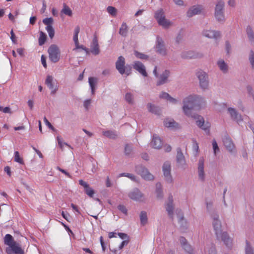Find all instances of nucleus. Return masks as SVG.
<instances>
[{
    "instance_id": "338daca9",
    "label": "nucleus",
    "mask_w": 254,
    "mask_h": 254,
    "mask_svg": "<svg viewBox=\"0 0 254 254\" xmlns=\"http://www.w3.org/2000/svg\"><path fill=\"white\" fill-rule=\"evenodd\" d=\"M128 244V241H126V240H125V241H123L122 243L121 244V245L119 246V248L120 250L122 249L123 248V247L126 246V245H127Z\"/></svg>"
},
{
    "instance_id": "a19ab883",
    "label": "nucleus",
    "mask_w": 254,
    "mask_h": 254,
    "mask_svg": "<svg viewBox=\"0 0 254 254\" xmlns=\"http://www.w3.org/2000/svg\"><path fill=\"white\" fill-rule=\"evenodd\" d=\"M156 192L157 193V196L158 198H161L163 196L162 192L161 191V185L160 183H157L156 185Z\"/></svg>"
},
{
    "instance_id": "e433bc0d",
    "label": "nucleus",
    "mask_w": 254,
    "mask_h": 254,
    "mask_svg": "<svg viewBox=\"0 0 254 254\" xmlns=\"http://www.w3.org/2000/svg\"><path fill=\"white\" fill-rule=\"evenodd\" d=\"M218 65L220 69L223 72H226L228 70V66L223 60H220L218 62Z\"/></svg>"
},
{
    "instance_id": "f257e3e1",
    "label": "nucleus",
    "mask_w": 254,
    "mask_h": 254,
    "mask_svg": "<svg viewBox=\"0 0 254 254\" xmlns=\"http://www.w3.org/2000/svg\"><path fill=\"white\" fill-rule=\"evenodd\" d=\"M184 106L183 107L185 114L188 116H191L196 120L197 125L202 129L206 130L204 126V120L203 118L197 115H191L192 110L196 106H199L203 102V99L196 95H190L184 100Z\"/></svg>"
},
{
    "instance_id": "052dcab7",
    "label": "nucleus",
    "mask_w": 254,
    "mask_h": 254,
    "mask_svg": "<svg viewBox=\"0 0 254 254\" xmlns=\"http://www.w3.org/2000/svg\"><path fill=\"white\" fill-rule=\"evenodd\" d=\"M10 35H11L10 39H11V41H12L13 43H16V37H15V36L13 32V30H11L10 31Z\"/></svg>"
},
{
    "instance_id": "0e129e2a",
    "label": "nucleus",
    "mask_w": 254,
    "mask_h": 254,
    "mask_svg": "<svg viewBox=\"0 0 254 254\" xmlns=\"http://www.w3.org/2000/svg\"><path fill=\"white\" fill-rule=\"evenodd\" d=\"M2 111L4 113H11V109L8 107H6L4 108H2Z\"/></svg>"
},
{
    "instance_id": "49530a36",
    "label": "nucleus",
    "mask_w": 254,
    "mask_h": 254,
    "mask_svg": "<svg viewBox=\"0 0 254 254\" xmlns=\"http://www.w3.org/2000/svg\"><path fill=\"white\" fill-rule=\"evenodd\" d=\"M134 55L137 58L140 59H146L148 58V57L146 55L142 53H140L137 51L134 52Z\"/></svg>"
},
{
    "instance_id": "5701e85b",
    "label": "nucleus",
    "mask_w": 254,
    "mask_h": 254,
    "mask_svg": "<svg viewBox=\"0 0 254 254\" xmlns=\"http://www.w3.org/2000/svg\"><path fill=\"white\" fill-rule=\"evenodd\" d=\"M223 143L226 148L229 151H232L234 145L231 139L228 136H225L223 140Z\"/></svg>"
},
{
    "instance_id": "4be33fe9",
    "label": "nucleus",
    "mask_w": 254,
    "mask_h": 254,
    "mask_svg": "<svg viewBox=\"0 0 254 254\" xmlns=\"http://www.w3.org/2000/svg\"><path fill=\"white\" fill-rule=\"evenodd\" d=\"M151 144L153 148L155 149H159L162 146V142L159 137L156 135H154L153 136Z\"/></svg>"
},
{
    "instance_id": "4c0bfd02",
    "label": "nucleus",
    "mask_w": 254,
    "mask_h": 254,
    "mask_svg": "<svg viewBox=\"0 0 254 254\" xmlns=\"http://www.w3.org/2000/svg\"><path fill=\"white\" fill-rule=\"evenodd\" d=\"M140 220L141 225H144L147 222V217L145 211H141L140 214Z\"/></svg>"
},
{
    "instance_id": "7c9ffc66",
    "label": "nucleus",
    "mask_w": 254,
    "mask_h": 254,
    "mask_svg": "<svg viewBox=\"0 0 254 254\" xmlns=\"http://www.w3.org/2000/svg\"><path fill=\"white\" fill-rule=\"evenodd\" d=\"M13 240L12 236L10 234H6L4 238V243L6 245L8 246L9 247L10 245L13 244V243H15Z\"/></svg>"
},
{
    "instance_id": "8fccbe9b",
    "label": "nucleus",
    "mask_w": 254,
    "mask_h": 254,
    "mask_svg": "<svg viewBox=\"0 0 254 254\" xmlns=\"http://www.w3.org/2000/svg\"><path fill=\"white\" fill-rule=\"evenodd\" d=\"M125 98L126 101L129 103H132L133 101L132 95L129 93L126 94Z\"/></svg>"
},
{
    "instance_id": "6e6552de",
    "label": "nucleus",
    "mask_w": 254,
    "mask_h": 254,
    "mask_svg": "<svg viewBox=\"0 0 254 254\" xmlns=\"http://www.w3.org/2000/svg\"><path fill=\"white\" fill-rule=\"evenodd\" d=\"M5 251L8 254H23L24 253L21 248L16 242L6 248Z\"/></svg>"
},
{
    "instance_id": "6ab92c4d",
    "label": "nucleus",
    "mask_w": 254,
    "mask_h": 254,
    "mask_svg": "<svg viewBox=\"0 0 254 254\" xmlns=\"http://www.w3.org/2000/svg\"><path fill=\"white\" fill-rule=\"evenodd\" d=\"M198 177L201 181L204 180V159L203 158H200L198 162Z\"/></svg>"
},
{
    "instance_id": "4468645a",
    "label": "nucleus",
    "mask_w": 254,
    "mask_h": 254,
    "mask_svg": "<svg viewBox=\"0 0 254 254\" xmlns=\"http://www.w3.org/2000/svg\"><path fill=\"white\" fill-rule=\"evenodd\" d=\"M79 184L84 187L85 192L87 195L91 197H93L95 193L94 190L92 188H90L87 183L82 180H80L79 181Z\"/></svg>"
},
{
    "instance_id": "603ef678",
    "label": "nucleus",
    "mask_w": 254,
    "mask_h": 254,
    "mask_svg": "<svg viewBox=\"0 0 254 254\" xmlns=\"http://www.w3.org/2000/svg\"><path fill=\"white\" fill-rule=\"evenodd\" d=\"M250 61L253 67H254V53L251 51L250 55Z\"/></svg>"
},
{
    "instance_id": "58836bf2",
    "label": "nucleus",
    "mask_w": 254,
    "mask_h": 254,
    "mask_svg": "<svg viewBox=\"0 0 254 254\" xmlns=\"http://www.w3.org/2000/svg\"><path fill=\"white\" fill-rule=\"evenodd\" d=\"M147 108L148 110L152 113H153L155 114H159V110L158 108L153 105H152L151 104H148L147 105Z\"/></svg>"
},
{
    "instance_id": "ea45409f",
    "label": "nucleus",
    "mask_w": 254,
    "mask_h": 254,
    "mask_svg": "<svg viewBox=\"0 0 254 254\" xmlns=\"http://www.w3.org/2000/svg\"><path fill=\"white\" fill-rule=\"evenodd\" d=\"M14 161L20 164H24L23 158L20 156L18 151H15L14 152Z\"/></svg>"
},
{
    "instance_id": "bb28decb",
    "label": "nucleus",
    "mask_w": 254,
    "mask_h": 254,
    "mask_svg": "<svg viewBox=\"0 0 254 254\" xmlns=\"http://www.w3.org/2000/svg\"><path fill=\"white\" fill-rule=\"evenodd\" d=\"M164 126L168 128H177L178 124L173 120L166 119L164 122Z\"/></svg>"
},
{
    "instance_id": "6e6d98bb",
    "label": "nucleus",
    "mask_w": 254,
    "mask_h": 254,
    "mask_svg": "<svg viewBox=\"0 0 254 254\" xmlns=\"http://www.w3.org/2000/svg\"><path fill=\"white\" fill-rule=\"evenodd\" d=\"M57 169L65 174L67 177L70 178L71 177V175L68 172H67L65 170L61 168L60 167H57Z\"/></svg>"
},
{
    "instance_id": "0eeeda50",
    "label": "nucleus",
    "mask_w": 254,
    "mask_h": 254,
    "mask_svg": "<svg viewBox=\"0 0 254 254\" xmlns=\"http://www.w3.org/2000/svg\"><path fill=\"white\" fill-rule=\"evenodd\" d=\"M197 76L199 80L200 87L202 89H206L208 86L207 74L203 71H199L197 72Z\"/></svg>"
},
{
    "instance_id": "09e8293b",
    "label": "nucleus",
    "mask_w": 254,
    "mask_h": 254,
    "mask_svg": "<svg viewBox=\"0 0 254 254\" xmlns=\"http://www.w3.org/2000/svg\"><path fill=\"white\" fill-rule=\"evenodd\" d=\"M246 254H254L252 248L250 246L249 244L247 242V246L245 249Z\"/></svg>"
},
{
    "instance_id": "c756f323",
    "label": "nucleus",
    "mask_w": 254,
    "mask_h": 254,
    "mask_svg": "<svg viewBox=\"0 0 254 254\" xmlns=\"http://www.w3.org/2000/svg\"><path fill=\"white\" fill-rule=\"evenodd\" d=\"M160 97L165 99L173 104H176L177 102V100L176 99L171 97L168 93L166 92H162L160 95Z\"/></svg>"
},
{
    "instance_id": "f03ea898",
    "label": "nucleus",
    "mask_w": 254,
    "mask_h": 254,
    "mask_svg": "<svg viewBox=\"0 0 254 254\" xmlns=\"http://www.w3.org/2000/svg\"><path fill=\"white\" fill-rule=\"evenodd\" d=\"M213 219V226L217 238L218 239H220L225 245L229 247L232 244V239L228 236L226 233H222L221 229V225L220 221L218 219V216L215 215Z\"/></svg>"
},
{
    "instance_id": "cd10ccee",
    "label": "nucleus",
    "mask_w": 254,
    "mask_h": 254,
    "mask_svg": "<svg viewBox=\"0 0 254 254\" xmlns=\"http://www.w3.org/2000/svg\"><path fill=\"white\" fill-rule=\"evenodd\" d=\"M177 161L180 164H184L185 162V157L180 148L177 150Z\"/></svg>"
},
{
    "instance_id": "13d9d810",
    "label": "nucleus",
    "mask_w": 254,
    "mask_h": 254,
    "mask_svg": "<svg viewBox=\"0 0 254 254\" xmlns=\"http://www.w3.org/2000/svg\"><path fill=\"white\" fill-rule=\"evenodd\" d=\"M57 140L58 141V143L61 148H62L64 146V145H67V144L66 143L63 142L62 139L61 138L60 136L57 137Z\"/></svg>"
},
{
    "instance_id": "412c9836",
    "label": "nucleus",
    "mask_w": 254,
    "mask_h": 254,
    "mask_svg": "<svg viewBox=\"0 0 254 254\" xmlns=\"http://www.w3.org/2000/svg\"><path fill=\"white\" fill-rule=\"evenodd\" d=\"M128 196L131 199L139 200L142 197V194L138 189H136L128 193Z\"/></svg>"
},
{
    "instance_id": "b1692460",
    "label": "nucleus",
    "mask_w": 254,
    "mask_h": 254,
    "mask_svg": "<svg viewBox=\"0 0 254 254\" xmlns=\"http://www.w3.org/2000/svg\"><path fill=\"white\" fill-rule=\"evenodd\" d=\"M91 52L95 55H98L100 53L98 40L96 37H94L93 39Z\"/></svg>"
},
{
    "instance_id": "dca6fc26",
    "label": "nucleus",
    "mask_w": 254,
    "mask_h": 254,
    "mask_svg": "<svg viewBox=\"0 0 254 254\" xmlns=\"http://www.w3.org/2000/svg\"><path fill=\"white\" fill-rule=\"evenodd\" d=\"M157 52L159 54L164 56L166 54V48L164 46L163 40L159 38H157V42L156 45Z\"/></svg>"
},
{
    "instance_id": "c9c22d12",
    "label": "nucleus",
    "mask_w": 254,
    "mask_h": 254,
    "mask_svg": "<svg viewBox=\"0 0 254 254\" xmlns=\"http://www.w3.org/2000/svg\"><path fill=\"white\" fill-rule=\"evenodd\" d=\"M182 57L186 59H191L197 58V55L194 53L192 51H189L184 53L182 54Z\"/></svg>"
},
{
    "instance_id": "a878e982",
    "label": "nucleus",
    "mask_w": 254,
    "mask_h": 254,
    "mask_svg": "<svg viewBox=\"0 0 254 254\" xmlns=\"http://www.w3.org/2000/svg\"><path fill=\"white\" fill-rule=\"evenodd\" d=\"M88 82L91 89L92 94H94L96 86L97 84L98 79L94 77H90L88 78Z\"/></svg>"
},
{
    "instance_id": "de8ad7c7",
    "label": "nucleus",
    "mask_w": 254,
    "mask_h": 254,
    "mask_svg": "<svg viewBox=\"0 0 254 254\" xmlns=\"http://www.w3.org/2000/svg\"><path fill=\"white\" fill-rule=\"evenodd\" d=\"M247 32L250 40H252L254 38L253 31L251 27H248L247 28Z\"/></svg>"
},
{
    "instance_id": "5fc2aeb1",
    "label": "nucleus",
    "mask_w": 254,
    "mask_h": 254,
    "mask_svg": "<svg viewBox=\"0 0 254 254\" xmlns=\"http://www.w3.org/2000/svg\"><path fill=\"white\" fill-rule=\"evenodd\" d=\"M118 209L125 214H127V209L126 207L123 205H120L118 206Z\"/></svg>"
},
{
    "instance_id": "aec40b11",
    "label": "nucleus",
    "mask_w": 254,
    "mask_h": 254,
    "mask_svg": "<svg viewBox=\"0 0 254 254\" xmlns=\"http://www.w3.org/2000/svg\"><path fill=\"white\" fill-rule=\"evenodd\" d=\"M170 75L169 70H165L159 77V79L157 82V85H161L165 84L168 81L167 78Z\"/></svg>"
},
{
    "instance_id": "f704fd0d",
    "label": "nucleus",
    "mask_w": 254,
    "mask_h": 254,
    "mask_svg": "<svg viewBox=\"0 0 254 254\" xmlns=\"http://www.w3.org/2000/svg\"><path fill=\"white\" fill-rule=\"evenodd\" d=\"M47 40L46 34L42 31L40 32V36L38 39V43L40 46H42L44 44Z\"/></svg>"
},
{
    "instance_id": "c03bdc74",
    "label": "nucleus",
    "mask_w": 254,
    "mask_h": 254,
    "mask_svg": "<svg viewBox=\"0 0 254 254\" xmlns=\"http://www.w3.org/2000/svg\"><path fill=\"white\" fill-rule=\"evenodd\" d=\"M123 176H125V177H127L129 179H130L132 181H135V176L131 174H129V173H122V174H120L119 175V177H123Z\"/></svg>"
},
{
    "instance_id": "864d4df0",
    "label": "nucleus",
    "mask_w": 254,
    "mask_h": 254,
    "mask_svg": "<svg viewBox=\"0 0 254 254\" xmlns=\"http://www.w3.org/2000/svg\"><path fill=\"white\" fill-rule=\"evenodd\" d=\"M44 121L45 123V124L48 126V127L51 128V129H52L53 130H55V128L53 127V126L51 125V124L48 121V120L47 119V118L45 117L44 118Z\"/></svg>"
},
{
    "instance_id": "37998d69",
    "label": "nucleus",
    "mask_w": 254,
    "mask_h": 254,
    "mask_svg": "<svg viewBox=\"0 0 254 254\" xmlns=\"http://www.w3.org/2000/svg\"><path fill=\"white\" fill-rule=\"evenodd\" d=\"M54 20L52 17L46 18L43 20V22L45 25H47L46 27L52 26V24Z\"/></svg>"
},
{
    "instance_id": "4d7b16f0",
    "label": "nucleus",
    "mask_w": 254,
    "mask_h": 254,
    "mask_svg": "<svg viewBox=\"0 0 254 254\" xmlns=\"http://www.w3.org/2000/svg\"><path fill=\"white\" fill-rule=\"evenodd\" d=\"M131 151V148L128 144H127L125 148V152L126 154L129 155Z\"/></svg>"
},
{
    "instance_id": "a18cd8bd",
    "label": "nucleus",
    "mask_w": 254,
    "mask_h": 254,
    "mask_svg": "<svg viewBox=\"0 0 254 254\" xmlns=\"http://www.w3.org/2000/svg\"><path fill=\"white\" fill-rule=\"evenodd\" d=\"M107 11L112 15H115L117 13L116 9L113 6H109L107 7Z\"/></svg>"
},
{
    "instance_id": "680f3d73",
    "label": "nucleus",
    "mask_w": 254,
    "mask_h": 254,
    "mask_svg": "<svg viewBox=\"0 0 254 254\" xmlns=\"http://www.w3.org/2000/svg\"><path fill=\"white\" fill-rule=\"evenodd\" d=\"M41 62L44 67H47L46 58L44 55L41 56Z\"/></svg>"
},
{
    "instance_id": "2f4dec72",
    "label": "nucleus",
    "mask_w": 254,
    "mask_h": 254,
    "mask_svg": "<svg viewBox=\"0 0 254 254\" xmlns=\"http://www.w3.org/2000/svg\"><path fill=\"white\" fill-rule=\"evenodd\" d=\"M205 252L206 254H217L215 247L213 244L207 246Z\"/></svg>"
},
{
    "instance_id": "ddd939ff",
    "label": "nucleus",
    "mask_w": 254,
    "mask_h": 254,
    "mask_svg": "<svg viewBox=\"0 0 254 254\" xmlns=\"http://www.w3.org/2000/svg\"><path fill=\"white\" fill-rule=\"evenodd\" d=\"M133 67L143 76H147V74L146 72L145 67L142 63L140 62H135L134 63Z\"/></svg>"
},
{
    "instance_id": "c85d7f7f",
    "label": "nucleus",
    "mask_w": 254,
    "mask_h": 254,
    "mask_svg": "<svg viewBox=\"0 0 254 254\" xmlns=\"http://www.w3.org/2000/svg\"><path fill=\"white\" fill-rule=\"evenodd\" d=\"M128 32V27L125 22H123L120 28L119 34L123 37H126Z\"/></svg>"
},
{
    "instance_id": "e2e57ef3",
    "label": "nucleus",
    "mask_w": 254,
    "mask_h": 254,
    "mask_svg": "<svg viewBox=\"0 0 254 254\" xmlns=\"http://www.w3.org/2000/svg\"><path fill=\"white\" fill-rule=\"evenodd\" d=\"M78 49L86 50L85 47H84L83 45H80L79 44V42H78V45H75V48L73 49V50H76Z\"/></svg>"
},
{
    "instance_id": "3c124183",
    "label": "nucleus",
    "mask_w": 254,
    "mask_h": 254,
    "mask_svg": "<svg viewBox=\"0 0 254 254\" xmlns=\"http://www.w3.org/2000/svg\"><path fill=\"white\" fill-rule=\"evenodd\" d=\"M212 146L214 150V154H216V152L219 150L218 146L215 140H213L212 141Z\"/></svg>"
},
{
    "instance_id": "7ed1b4c3",
    "label": "nucleus",
    "mask_w": 254,
    "mask_h": 254,
    "mask_svg": "<svg viewBox=\"0 0 254 254\" xmlns=\"http://www.w3.org/2000/svg\"><path fill=\"white\" fill-rule=\"evenodd\" d=\"M125 64V59L123 56H120L116 63V68L120 74L129 75L131 72V67L129 65H126Z\"/></svg>"
},
{
    "instance_id": "9b49d317",
    "label": "nucleus",
    "mask_w": 254,
    "mask_h": 254,
    "mask_svg": "<svg viewBox=\"0 0 254 254\" xmlns=\"http://www.w3.org/2000/svg\"><path fill=\"white\" fill-rule=\"evenodd\" d=\"M202 10L203 7L201 5H194L189 9L187 15L188 17H191L193 15L200 14Z\"/></svg>"
},
{
    "instance_id": "69168bd1",
    "label": "nucleus",
    "mask_w": 254,
    "mask_h": 254,
    "mask_svg": "<svg viewBox=\"0 0 254 254\" xmlns=\"http://www.w3.org/2000/svg\"><path fill=\"white\" fill-rule=\"evenodd\" d=\"M4 171L9 176H11L10 168L8 166H6L4 168Z\"/></svg>"
},
{
    "instance_id": "774afa93",
    "label": "nucleus",
    "mask_w": 254,
    "mask_h": 254,
    "mask_svg": "<svg viewBox=\"0 0 254 254\" xmlns=\"http://www.w3.org/2000/svg\"><path fill=\"white\" fill-rule=\"evenodd\" d=\"M17 52L20 56H24V49L21 48H18L17 49Z\"/></svg>"
},
{
    "instance_id": "f8f14e48",
    "label": "nucleus",
    "mask_w": 254,
    "mask_h": 254,
    "mask_svg": "<svg viewBox=\"0 0 254 254\" xmlns=\"http://www.w3.org/2000/svg\"><path fill=\"white\" fill-rule=\"evenodd\" d=\"M173 202V196L170 195L168 197V201L166 205V209L168 212V215L171 218H172L173 216L174 205Z\"/></svg>"
},
{
    "instance_id": "79ce46f5",
    "label": "nucleus",
    "mask_w": 254,
    "mask_h": 254,
    "mask_svg": "<svg viewBox=\"0 0 254 254\" xmlns=\"http://www.w3.org/2000/svg\"><path fill=\"white\" fill-rule=\"evenodd\" d=\"M46 29L48 33L49 36L51 39H53L55 35V31L52 26H49L46 27Z\"/></svg>"
},
{
    "instance_id": "1a4fd4ad",
    "label": "nucleus",
    "mask_w": 254,
    "mask_h": 254,
    "mask_svg": "<svg viewBox=\"0 0 254 254\" xmlns=\"http://www.w3.org/2000/svg\"><path fill=\"white\" fill-rule=\"evenodd\" d=\"M136 171L144 179L146 180H153V176L150 174L148 170L144 167H139L136 168Z\"/></svg>"
},
{
    "instance_id": "2eb2a0df",
    "label": "nucleus",
    "mask_w": 254,
    "mask_h": 254,
    "mask_svg": "<svg viewBox=\"0 0 254 254\" xmlns=\"http://www.w3.org/2000/svg\"><path fill=\"white\" fill-rule=\"evenodd\" d=\"M53 79L52 76L48 75L46 79L45 83L51 90V94H55L58 89V87L57 85H56L55 86H54L53 84Z\"/></svg>"
},
{
    "instance_id": "72a5a7b5",
    "label": "nucleus",
    "mask_w": 254,
    "mask_h": 254,
    "mask_svg": "<svg viewBox=\"0 0 254 254\" xmlns=\"http://www.w3.org/2000/svg\"><path fill=\"white\" fill-rule=\"evenodd\" d=\"M103 134L106 137L112 139H115L117 136V134L116 133V132L112 130L103 131Z\"/></svg>"
},
{
    "instance_id": "423d86ee",
    "label": "nucleus",
    "mask_w": 254,
    "mask_h": 254,
    "mask_svg": "<svg viewBox=\"0 0 254 254\" xmlns=\"http://www.w3.org/2000/svg\"><path fill=\"white\" fill-rule=\"evenodd\" d=\"M224 3L222 1H219L217 3L215 7V16L218 21H223L224 20V15L223 13V7Z\"/></svg>"
},
{
    "instance_id": "f3484780",
    "label": "nucleus",
    "mask_w": 254,
    "mask_h": 254,
    "mask_svg": "<svg viewBox=\"0 0 254 254\" xmlns=\"http://www.w3.org/2000/svg\"><path fill=\"white\" fill-rule=\"evenodd\" d=\"M180 241L183 248L186 252V254H192V249L190 245L188 244L186 239L184 237H181Z\"/></svg>"
},
{
    "instance_id": "393cba45",
    "label": "nucleus",
    "mask_w": 254,
    "mask_h": 254,
    "mask_svg": "<svg viewBox=\"0 0 254 254\" xmlns=\"http://www.w3.org/2000/svg\"><path fill=\"white\" fill-rule=\"evenodd\" d=\"M228 110L233 120L236 121L238 123L243 120L241 116L239 115L234 109L229 108Z\"/></svg>"
},
{
    "instance_id": "473e14b6",
    "label": "nucleus",
    "mask_w": 254,
    "mask_h": 254,
    "mask_svg": "<svg viewBox=\"0 0 254 254\" xmlns=\"http://www.w3.org/2000/svg\"><path fill=\"white\" fill-rule=\"evenodd\" d=\"M64 13L69 16H71L72 15V11L69 6L65 4H64L63 8L61 10V14Z\"/></svg>"
},
{
    "instance_id": "9d476101",
    "label": "nucleus",
    "mask_w": 254,
    "mask_h": 254,
    "mask_svg": "<svg viewBox=\"0 0 254 254\" xmlns=\"http://www.w3.org/2000/svg\"><path fill=\"white\" fill-rule=\"evenodd\" d=\"M163 171L166 180L168 182H172V179L170 173L171 165L169 162L164 163L163 166Z\"/></svg>"
},
{
    "instance_id": "bf43d9fd",
    "label": "nucleus",
    "mask_w": 254,
    "mask_h": 254,
    "mask_svg": "<svg viewBox=\"0 0 254 254\" xmlns=\"http://www.w3.org/2000/svg\"><path fill=\"white\" fill-rule=\"evenodd\" d=\"M100 241L101 245L102 246V250L103 252H105V250H106V246H105V245L104 242L103 237L102 236H101L100 237Z\"/></svg>"
},
{
    "instance_id": "39448f33",
    "label": "nucleus",
    "mask_w": 254,
    "mask_h": 254,
    "mask_svg": "<svg viewBox=\"0 0 254 254\" xmlns=\"http://www.w3.org/2000/svg\"><path fill=\"white\" fill-rule=\"evenodd\" d=\"M50 60L53 63L58 62L60 59V50L58 46L55 44L51 45L48 49Z\"/></svg>"
},
{
    "instance_id": "20e7f679",
    "label": "nucleus",
    "mask_w": 254,
    "mask_h": 254,
    "mask_svg": "<svg viewBox=\"0 0 254 254\" xmlns=\"http://www.w3.org/2000/svg\"><path fill=\"white\" fill-rule=\"evenodd\" d=\"M154 17L157 21L159 25L164 28H168L172 24V23L170 20L165 18V13L162 9H158L155 12Z\"/></svg>"
},
{
    "instance_id": "a211bd4d",
    "label": "nucleus",
    "mask_w": 254,
    "mask_h": 254,
    "mask_svg": "<svg viewBox=\"0 0 254 254\" xmlns=\"http://www.w3.org/2000/svg\"><path fill=\"white\" fill-rule=\"evenodd\" d=\"M202 34L205 37L214 39H217L219 38L220 36L219 32L210 30H204L202 32Z\"/></svg>"
}]
</instances>
